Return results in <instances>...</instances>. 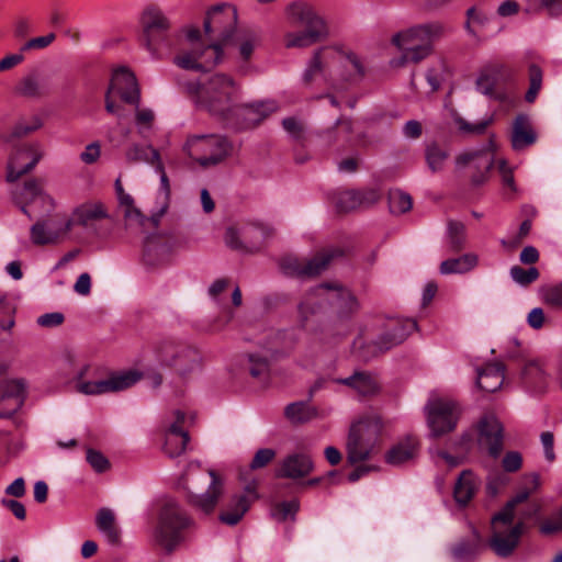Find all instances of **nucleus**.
I'll list each match as a JSON object with an SVG mask.
<instances>
[{
  "label": "nucleus",
  "instance_id": "nucleus-42",
  "mask_svg": "<svg viewBox=\"0 0 562 562\" xmlns=\"http://www.w3.org/2000/svg\"><path fill=\"white\" fill-rule=\"evenodd\" d=\"M373 445L364 440L362 437L355 436L353 432H349L347 439V452L348 461L350 463H358L369 458Z\"/></svg>",
  "mask_w": 562,
  "mask_h": 562
},
{
  "label": "nucleus",
  "instance_id": "nucleus-25",
  "mask_svg": "<svg viewBox=\"0 0 562 562\" xmlns=\"http://www.w3.org/2000/svg\"><path fill=\"white\" fill-rule=\"evenodd\" d=\"M314 470L312 458L302 452L286 456L276 471L277 477L297 480L307 476Z\"/></svg>",
  "mask_w": 562,
  "mask_h": 562
},
{
  "label": "nucleus",
  "instance_id": "nucleus-36",
  "mask_svg": "<svg viewBox=\"0 0 562 562\" xmlns=\"http://www.w3.org/2000/svg\"><path fill=\"white\" fill-rule=\"evenodd\" d=\"M479 487L476 476L469 470L462 471L458 477L453 495L459 505H465L474 496Z\"/></svg>",
  "mask_w": 562,
  "mask_h": 562
},
{
  "label": "nucleus",
  "instance_id": "nucleus-57",
  "mask_svg": "<svg viewBox=\"0 0 562 562\" xmlns=\"http://www.w3.org/2000/svg\"><path fill=\"white\" fill-rule=\"evenodd\" d=\"M530 87L525 95L527 102H533L542 85V71L536 66L531 65L529 68Z\"/></svg>",
  "mask_w": 562,
  "mask_h": 562
},
{
  "label": "nucleus",
  "instance_id": "nucleus-41",
  "mask_svg": "<svg viewBox=\"0 0 562 562\" xmlns=\"http://www.w3.org/2000/svg\"><path fill=\"white\" fill-rule=\"evenodd\" d=\"M284 415L291 423L304 424L316 418L318 411L307 402H294L285 406Z\"/></svg>",
  "mask_w": 562,
  "mask_h": 562
},
{
  "label": "nucleus",
  "instance_id": "nucleus-60",
  "mask_svg": "<svg viewBox=\"0 0 562 562\" xmlns=\"http://www.w3.org/2000/svg\"><path fill=\"white\" fill-rule=\"evenodd\" d=\"M86 459L91 468L98 473L105 472L110 467L109 460L101 452L93 449L87 450Z\"/></svg>",
  "mask_w": 562,
  "mask_h": 562
},
{
  "label": "nucleus",
  "instance_id": "nucleus-9",
  "mask_svg": "<svg viewBox=\"0 0 562 562\" xmlns=\"http://www.w3.org/2000/svg\"><path fill=\"white\" fill-rule=\"evenodd\" d=\"M193 525V520L175 499H166L158 514L153 531V541L166 552H172L183 540V531Z\"/></svg>",
  "mask_w": 562,
  "mask_h": 562
},
{
  "label": "nucleus",
  "instance_id": "nucleus-14",
  "mask_svg": "<svg viewBox=\"0 0 562 562\" xmlns=\"http://www.w3.org/2000/svg\"><path fill=\"white\" fill-rule=\"evenodd\" d=\"M88 370L85 366L78 372V382L76 389L86 395H100L110 392H119L126 390L136 384L142 374L137 370H127L111 374L109 378L99 381H81L82 375Z\"/></svg>",
  "mask_w": 562,
  "mask_h": 562
},
{
  "label": "nucleus",
  "instance_id": "nucleus-59",
  "mask_svg": "<svg viewBox=\"0 0 562 562\" xmlns=\"http://www.w3.org/2000/svg\"><path fill=\"white\" fill-rule=\"evenodd\" d=\"M246 233L240 231V226H229L225 233L226 245L236 250H244L241 237H246Z\"/></svg>",
  "mask_w": 562,
  "mask_h": 562
},
{
  "label": "nucleus",
  "instance_id": "nucleus-1",
  "mask_svg": "<svg viewBox=\"0 0 562 562\" xmlns=\"http://www.w3.org/2000/svg\"><path fill=\"white\" fill-rule=\"evenodd\" d=\"M237 22L236 10L228 4L211 9L204 21V32L217 41L204 44L198 29L186 32V44L173 57V64L181 69L207 71L222 61V45L227 44L235 32Z\"/></svg>",
  "mask_w": 562,
  "mask_h": 562
},
{
  "label": "nucleus",
  "instance_id": "nucleus-61",
  "mask_svg": "<svg viewBox=\"0 0 562 562\" xmlns=\"http://www.w3.org/2000/svg\"><path fill=\"white\" fill-rule=\"evenodd\" d=\"M276 451L271 448H262L259 449L251 462H250V469L251 470H258L261 468H265L267 464H269L274 458H276Z\"/></svg>",
  "mask_w": 562,
  "mask_h": 562
},
{
  "label": "nucleus",
  "instance_id": "nucleus-40",
  "mask_svg": "<svg viewBox=\"0 0 562 562\" xmlns=\"http://www.w3.org/2000/svg\"><path fill=\"white\" fill-rule=\"evenodd\" d=\"M125 158L133 164H147L155 167L161 161L160 155L151 145L132 144L125 153Z\"/></svg>",
  "mask_w": 562,
  "mask_h": 562
},
{
  "label": "nucleus",
  "instance_id": "nucleus-30",
  "mask_svg": "<svg viewBox=\"0 0 562 562\" xmlns=\"http://www.w3.org/2000/svg\"><path fill=\"white\" fill-rule=\"evenodd\" d=\"M418 452V441L415 437L407 436L394 445L386 453L385 460L391 465H402L413 460Z\"/></svg>",
  "mask_w": 562,
  "mask_h": 562
},
{
  "label": "nucleus",
  "instance_id": "nucleus-45",
  "mask_svg": "<svg viewBox=\"0 0 562 562\" xmlns=\"http://www.w3.org/2000/svg\"><path fill=\"white\" fill-rule=\"evenodd\" d=\"M446 238L450 251L457 252L462 250L467 241L465 226L461 222L449 221Z\"/></svg>",
  "mask_w": 562,
  "mask_h": 562
},
{
  "label": "nucleus",
  "instance_id": "nucleus-21",
  "mask_svg": "<svg viewBox=\"0 0 562 562\" xmlns=\"http://www.w3.org/2000/svg\"><path fill=\"white\" fill-rule=\"evenodd\" d=\"M26 383L23 379L0 382V418H9L23 405Z\"/></svg>",
  "mask_w": 562,
  "mask_h": 562
},
{
  "label": "nucleus",
  "instance_id": "nucleus-39",
  "mask_svg": "<svg viewBox=\"0 0 562 562\" xmlns=\"http://www.w3.org/2000/svg\"><path fill=\"white\" fill-rule=\"evenodd\" d=\"M450 158V151L446 146L436 142H430L425 147V160L428 169L432 173H439L445 170V167Z\"/></svg>",
  "mask_w": 562,
  "mask_h": 562
},
{
  "label": "nucleus",
  "instance_id": "nucleus-52",
  "mask_svg": "<svg viewBox=\"0 0 562 562\" xmlns=\"http://www.w3.org/2000/svg\"><path fill=\"white\" fill-rule=\"evenodd\" d=\"M389 205L392 213L402 214L412 209L413 202L409 194L394 190L390 192Z\"/></svg>",
  "mask_w": 562,
  "mask_h": 562
},
{
  "label": "nucleus",
  "instance_id": "nucleus-20",
  "mask_svg": "<svg viewBox=\"0 0 562 562\" xmlns=\"http://www.w3.org/2000/svg\"><path fill=\"white\" fill-rule=\"evenodd\" d=\"M188 422L187 414L181 409H173L166 415L164 419V429L167 432V447L173 441H178L176 448L170 451L173 456H180L184 452L187 445L190 440L188 431L184 430V425Z\"/></svg>",
  "mask_w": 562,
  "mask_h": 562
},
{
  "label": "nucleus",
  "instance_id": "nucleus-49",
  "mask_svg": "<svg viewBox=\"0 0 562 562\" xmlns=\"http://www.w3.org/2000/svg\"><path fill=\"white\" fill-rule=\"evenodd\" d=\"M453 121L456 125L458 126V130L460 133L465 135H481L483 134L487 126L493 122V117L490 116L485 120H482L476 123H469L463 117H461L459 114H453Z\"/></svg>",
  "mask_w": 562,
  "mask_h": 562
},
{
  "label": "nucleus",
  "instance_id": "nucleus-28",
  "mask_svg": "<svg viewBox=\"0 0 562 562\" xmlns=\"http://www.w3.org/2000/svg\"><path fill=\"white\" fill-rule=\"evenodd\" d=\"M537 140V134L526 114H519L513 122L510 143L516 151L524 150Z\"/></svg>",
  "mask_w": 562,
  "mask_h": 562
},
{
  "label": "nucleus",
  "instance_id": "nucleus-44",
  "mask_svg": "<svg viewBox=\"0 0 562 562\" xmlns=\"http://www.w3.org/2000/svg\"><path fill=\"white\" fill-rule=\"evenodd\" d=\"M522 376L525 383L536 391H542L547 385V372L539 361H529L524 368Z\"/></svg>",
  "mask_w": 562,
  "mask_h": 562
},
{
  "label": "nucleus",
  "instance_id": "nucleus-8",
  "mask_svg": "<svg viewBox=\"0 0 562 562\" xmlns=\"http://www.w3.org/2000/svg\"><path fill=\"white\" fill-rule=\"evenodd\" d=\"M179 484L188 492L189 503L209 515L223 494V482L212 470H204L199 462H190Z\"/></svg>",
  "mask_w": 562,
  "mask_h": 562
},
{
  "label": "nucleus",
  "instance_id": "nucleus-22",
  "mask_svg": "<svg viewBox=\"0 0 562 562\" xmlns=\"http://www.w3.org/2000/svg\"><path fill=\"white\" fill-rule=\"evenodd\" d=\"M171 245L158 235H149L143 243L142 261L147 269H159L169 265Z\"/></svg>",
  "mask_w": 562,
  "mask_h": 562
},
{
  "label": "nucleus",
  "instance_id": "nucleus-11",
  "mask_svg": "<svg viewBox=\"0 0 562 562\" xmlns=\"http://www.w3.org/2000/svg\"><path fill=\"white\" fill-rule=\"evenodd\" d=\"M183 150L202 167L215 166L231 153V145L221 135H192L188 137Z\"/></svg>",
  "mask_w": 562,
  "mask_h": 562
},
{
  "label": "nucleus",
  "instance_id": "nucleus-35",
  "mask_svg": "<svg viewBox=\"0 0 562 562\" xmlns=\"http://www.w3.org/2000/svg\"><path fill=\"white\" fill-rule=\"evenodd\" d=\"M250 501L246 495H235L221 513L220 520L228 526L237 525L249 509Z\"/></svg>",
  "mask_w": 562,
  "mask_h": 562
},
{
  "label": "nucleus",
  "instance_id": "nucleus-58",
  "mask_svg": "<svg viewBox=\"0 0 562 562\" xmlns=\"http://www.w3.org/2000/svg\"><path fill=\"white\" fill-rule=\"evenodd\" d=\"M542 301L553 307H562V282L550 285L541 291Z\"/></svg>",
  "mask_w": 562,
  "mask_h": 562
},
{
  "label": "nucleus",
  "instance_id": "nucleus-63",
  "mask_svg": "<svg viewBox=\"0 0 562 562\" xmlns=\"http://www.w3.org/2000/svg\"><path fill=\"white\" fill-rule=\"evenodd\" d=\"M101 156V146L99 142L88 144L80 154V160L86 165H92L99 160Z\"/></svg>",
  "mask_w": 562,
  "mask_h": 562
},
{
  "label": "nucleus",
  "instance_id": "nucleus-16",
  "mask_svg": "<svg viewBox=\"0 0 562 562\" xmlns=\"http://www.w3.org/2000/svg\"><path fill=\"white\" fill-rule=\"evenodd\" d=\"M70 222L66 215L55 218H41L30 228V239L35 246L55 245L65 240L70 234Z\"/></svg>",
  "mask_w": 562,
  "mask_h": 562
},
{
  "label": "nucleus",
  "instance_id": "nucleus-56",
  "mask_svg": "<svg viewBox=\"0 0 562 562\" xmlns=\"http://www.w3.org/2000/svg\"><path fill=\"white\" fill-rule=\"evenodd\" d=\"M498 74L483 72L476 80V89L480 93L490 98H495V87L497 85Z\"/></svg>",
  "mask_w": 562,
  "mask_h": 562
},
{
  "label": "nucleus",
  "instance_id": "nucleus-48",
  "mask_svg": "<svg viewBox=\"0 0 562 562\" xmlns=\"http://www.w3.org/2000/svg\"><path fill=\"white\" fill-rule=\"evenodd\" d=\"M248 370L250 374L265 382L269 376V358L266 355H249L248 357Z\"/></svg>",
  "mask_w": 562,
  "mask_h": 562
},
{
  "label": "nucleus",
  "instance_id": "nucleus-24",
  "mask_svg": "<svg viewBox=\"0 0 562 562\" xmlns=\"http://www.w3.org/2000/svg\"><path fill=\"white\" fill-rule=\"evenodd\" d=\"M109 93L117 94L126 103H139V88L136 77L125 67H120L114 70Z\"/></svg>",
  "mask_w": 562,
  "mask_h": 562
},
{
  "label": "nucleus",
  "instance_id": "nucleus-26",
  "mask_svg": "<svg viewBox=\"0 0 562 562\" xmlns=\"http://www.w3.org/2000/svg\"><path fill=\"white\" fill-rule=\"evenodd\" d=\"M108 217V210L100 201L82 203L76 206L69 216L66 215L67 222H70V231L75 226L88 227L91 223Z\"/></svg>",
  "mask_w": 562,
  "mask_h": 562
},
{
  "label": "nucleus",
  "instance_id": "nucleus-27",
  "mask_svg": "<svg viewBox=\"0 0 562 562\" xmlns=\"http://www.w3.org/2000/svg\"><path fill=\"white\" fill-rule=\"evenodd\" d=\"M380 198V193L375 189H367L363 191L346 190L336 193L334 198L335 205L340 212H348L359 206L371 205Z\"/></svg>",
  "mask_w": 562,
  "mask_h": 562
},
{
  "label": "nucleus",
  "instance_id": "nucleus-12",
  "mask_svg": "<svg viewBox=\"0 0 562 562\" xmlns=\"http://www.w3.org/2000/svg\"><path fill=\"white\" fill-rule=\"evenodd\" d=\"M427 424L434 437L452 431L461 414L459 404L448 397H431L425 406Z\"/></svg>",
  "mask_w": 562,
  "mask_h": 562
},
{
  "label": "nucleus",
  "instance_id": "nucleus-32",
  "mask_svg": "<svg viewBox=\"0 0 562 562\" xmlns=\"http://www.w3.org/2000/svg\"><path fill=\"white\" fill-rule=\"evenodd\" d=\"M505 368L501 362L486 364L477 370V385L486 392H495L501 389L505 380Z\"/></svg>",
  "mask_w": 562,
  "mask_h": 562
},
{
  "label": "nucleus",
  "instance_id": "nucleus-64",
  "mask_svg": "<svg viewBox=\"0 0 562 562\" xmlns=\"http://www.w3.org/2000/svg\"><path fill=\"white\" fill-rule=\"evenodd\" d=\"M540 531L544 535H551L562 531V508L558 514L549 519H546L540 525Z\"/></svg>",
  "mask_w": 562,
  "mask_h": 562
},
{
  "label": "nucleus",
  "instance_id": "nucleus-46",
  "mask_svg": "<svg viewBox=\"0 0 562 562\" xmlns=\"http://www.w3.org/2000/svg\"><path fill=\"white\" fill-rule=\"evenodd\" d=\"M135 105V125L137 133L140 137L148 138L154 126L155 113L151 109L139 108L138 103Z\"/></svg>",
  "mask_w": 562,
  "mask_h": 562
},
{
  "label": "nucleus",
  "instance_id": "nucleus-33",
  "mask_svg": "<svg viewBox=\"0 0 562 562\" xmlns=\"http://www.w3.org/2000/svg\"><path fill=\"white\" fill-rule=\"evenodd\" d=\"M115 191H116L120 209L123 213L126 225L127 226L144 225L146 217L135 206L134 199L132 198V195H130L128 193H126L124 191L120 179H116V181H115Z\"/></svg>",
  "mask_w": 562,
  "mask_h": 562
},
{
  "label": "nucleus",
  "instance_id": "nucleus-47",
  "mask_svg": "<svg viewBox=\"0 0 562 562\" xmlns=\"http://www.w3.org/2000/svg\"><path fill=\"white\" fill-rule=\"evenodd\" d=\"M260 36L257 32L248 30L238 34L237 36V45L240 57L244 60H248L254 49L259 45Z\"/></svg>",
  "mask_w": 562,
  "mask_h": 562
},
{
  "label": "nucleus",
  "instance_id": "nucleus-43",
  "mask_svg": "<svg viewBox=\"0 0 562 562\" xmlns=\"http://www.w3.org/2000/svg\"><path fill=\"white\" fill-rule=\"evenodd\" d=\"M18 91L31 98L43 95L48 92V80L37 74H31L20 81Z\"/></svg>",
  "mask_w": 562,
  "mask_h": 562
},
{
  "label": "nucleus",
  "instance_id": "nucleus-62",
  "mask_svg": "<svg viewBox=\"0 0 562 562\" xmlns=\"http://www.w3.org/2000/svg\"><path fill=\"white\" fill-rule=\"evenodd\" d=\"M539 9H547L550 15H557L560 12V2L559 0H528V12Z\"/></svg>",
  "mask_w": 562,
  "mask_h": 562
},
{
  "label": "nucleus",
  "instance_id": "nucleus-37",
  "mask_svg": "<svg viewBox=\"0 0 562 562\" xmlns=\"http://www.w3.org/2000/svg\"><path fill=\"white\" fill-rule=\"evenodd\" d=\"M416 329L417 323L414 319H407L404 324H396L390 333L379 338L376 341L379 350H387L391 347L401 344L411 333Z\"/></svg>",
  "mask_w": 562,
  "mask_h": 562
},
{
  "label": "nucleus",
  "instance_id": "nucleus-13",
  "mask_svg": "<svg viewBox=\"0 0 562 562\" xmlns=\"http://www.w3.org/2000/svg\"><path fill=\"white\" fill-rule=\"evenodd\" d=\"M14 200L21 211L29 217L48 216L56 206L55 200L47 194L37 180H30L15 191Z\"/></svg>",
  "mask_w": 562,
  "mask_h": 562
},
{
  "label": "nucleus",
  "instance_id": "nucleus-55",
  "mask_svg": "<svg viewBox=\"0 0 562 562\" xmlns=\"http://www.w3.org/2000/svg\"><path fill=\"white\" fill-rule=\"evenodd\" d=\"M509 273L512 279L520 285H528L539 278V270L536 267L524 269L520 266H513Z\"/></svg>",
  "mask_w": 562,
  "mask_h": 562
},
{
  "label": "nucleus",
  "instance_id": "nucleus-7",
  "mask_svg": "<svg viewBox=\"0 0 562 562\" xmlns=\"http://www.w3.org/2000/svg\"><path fill=\"white\" fill-rule=\"evenodd\" d=\"M531 488H524L519 491L491 520L492 536L488 540L491 549L496 555L506 558L510 555L517 548L520 536L524 530V524H514V509L516 505L525 502L532 490L536 488V479L532 481Z\"/></svg>",
  "mask_w": 562,
  "mask_h": 562
},
{
  "label": "nucleus",
  "instance_id": "nucleus-10",
  "mask_svg": "<svg viewBox=\"0 0 562 562\" xmlns=\"http://www.w3.org/2000/svg\"><path fill=\"white\" fill-rule=\"evenodd\" d=\"M439 24H424L397 32L392 37V44L400 50L409 52L411 60L417 64L427 58L432 52V41L441 33Z\"/></svg>",
  "mask_w": 562,
  "mask_h": 562
},
{
  "label": "nucleus",
  "instance_id": "nucleus-54",
  "mask_svg": "<svg viewBox=\"0 0 562 562\" xmlns=\"http://www.w3.org/2000/svg\"><path fill=\"white\" fill-rule=\"evenodd\" d=\"M479 549L480 538L476 536L475 543L460 542L454 547L452 554L457 562H468L477 554Z\"/></svg>",
  "mask_w": 562,
  "mask_h": 562
},
{
  "label": "nucleus",
  "instance_id": "nucleus-29",
  "mask_svg": "<svg viewBox=\"0 0 562 562\" xmlns=\"http://www.w3.org/2000/svg\"><path fill=\"white\" fill-rule=\"evenodd\" d=\"M334 382L348 386L361 396L375 395L381 389L378 380L364 371H356L350 376L334 379Z\"/></svg>",
  "mask_w": 562,
  "mask_h": 562
},
{
  "label": "nucleus",
  "instance_id": "nucleus-23",
  "mask_svg": "<svg viewBox=\"0 0 562 562\" xmlns=\"http://www.w3.org/2000/svg\"><path fill=\"white\" fill-rule=\"evenodd\" d=\"M503 425L493 415L484 416L479 423V443L493 458H497L503 450Z\"/></svg>",
  "mask_w": 562,
  "mask_h": 562
},
{
  "label": "nucleus",
  "instance_id": "nucleus-31",
  "mask_svg": "<svg viewBox=\"0 0 562 562\" xmlns=\"http://www.w3.org/2000/svg\"><path fill=\"white\" fill-rule=\"evenodd\" d=\"M384 424L379 415L370 414L353 423L349 432L355 431V436L362 437L368 442L374 446L378 437L383 430Z\"/></svg>",
  "mask_w": 562,
  "mask_h": 562
},
{
  "label": "nucleus",
  "instance_id": "nucleus-53",
  "mask_svg": "<svg viewBox=\"0 0 562 562\" xmlns=\"http://www.w3.org/2000/svg\"><path fill=\"white\" fill-rule=\"evenodd\" d=\"M299 508H300V503L297 499L281 502L274 506V508L272 510V516L278 521H285L288 519H294Z\"/></svg>",
  "mask_w": 562,
  "mask_h": 562
},
{
  "label": "nucleus",
  "instance_id": "nucleus-38",
  "mask_svg": "<svg viewBox=\"0 0 562 562\" xmlns=\"http://www.w3.org/2000/svg\"><path fill=\"white\" fill-rule=\"evenodd\" d=\"M98 530L105 537L108 542L115 544L120 540V529L115 522L114 512L108 507H102L95 516Z\"/></svg>",
  "mask_w": 562,
  "mask_h": 562
},
{
  "label": "nucleus",
  "instance_id": "nucleus-34",
  "mask_svg": "<svg viewBox=\"0 0 562 562\" xmlns=\"http://www.w3.org/2000/svg\"><path fill=\"white\" fill-rule=\"evenodd\" d=\"M479 265V256L468 252L457 258H449L440 263L441 274H463L472 271Z\"/></svg>",
  "mask_w": 562,
  "mask_h": 562
},
{
  "label": "nucleus",
  "instance_id": "nucleus-50",
  "mask_svg": "<svg viewBox=\"0 0 562 562\" xmlns=\"http://www.w3.org/2000/svg\"><path fill=\"white\" fill-rule=\"evenodd\" d=\"M240 231H246V237H241L244 250L251 251L260 247L265 238V229L257 225H241Z\"/></svg>",
  "mask_w": 562,
  "mask_h": 562
},
{
  "label": "nucleus",
  "instance_id": "nucleus-51",
  "mask_svg": "<svg viewBox=\"0 0 562 562\" xmlns=\"http://www.w3.org/2000/svg\"><path fill=\"white\" fill-rule=\"evenodd\" d=\"M276 109H277L276 103L273 101H269V102H260V103L251 104L249 106H245L244 111H245V115L248 117V120H250L255 124H258L270 113L274 112Z\"/></svg>",
  "mask_w": 562,
  "mask_h": 562
},
{
  "label": "nucleus",
  "instance_id": "nucleus-2",
  "mask_svg": "<svg viewBox=\"0 0 562 562\" xmlns=\"http://www.w3.org/2000/svg\"><path fill=\"white\" fill-rule=\"evenodd\" d=\"M184 89L198 106L213 116L228 120L240 110L241 86L227 74H214L201 83L188 82Z\"/></svg>",
  "mask_w": 562,
  "mask_h": 562
},
{
  "label": "nucleus",
  "instance_id": "nucleus-5",
  "mask_svg": "<svg viewBox=\"0 0 562 562\" xmlns=\"http://www.w3.org/2000/svg\"><path fill=\"white\" fill-rule=\"evenodd\" d=\"M138 24L140 46L151 59L165 58L176 37L169 15L158 4H147L139 14Z\"/></svg>",
  "mask_w": 562,
  "mask_h": 562
},
{
  "label": "nucleus",
  "instance_id": "nucleus-3",
  "mask_svg": "<svg viewBox=\"0 0 562 562\" xmlns=\"http://www.w3.org/2000/svg\"><path fill=\"white\" fill-rule=\"evenodd\" d=\"M329 305L344 321L351 318L360 310L356 295L338 282H324L307 290L297 304L299 321L303 327L314 317L323 314Z\"/></svg>",
  "mask_w": 562,
  "mask_h": 562
},
{
  "label": "nucleus",
  "instance_id": "nucleus-17",
  "mask_svg": "<svg viewBox=\"0 0 562 562\" xmlns=\"http://www.w3.org/2000/svg\"><path fill=\"white\" fill-rule=\"evenodd\" d=\"M44 154V148L38 142L23 143L16 146L8 162V181H15L32 171Z\"/></svg>",
  "mask_w": 562,
  "mask_h": 562
},
{
  "label": "nucleus",
  "instance_id": "nucleus-18",
  "mask_svg": "<svg viewBox=\"0 0 562 562\" xmlns=\"http://www.w3.org/2000/svg\"><path fill=\"white\" fill-rule=\"evenodd\" d=\"M338 254L337 250H326L317 254L310 260H302L297 257H284L280 262V268L289 277H316L325 271L330 260Z\"/></svg>",
  "mask_w": 562,
  "mask_h": 562
},
{
  "label": "nucleus",
  "instance_id": "nucleus-6",
  "mask_svg": "<svg viewBox=\"0 0 562 562\" xmlns=\"http://www.w3.org/2000/svg\"><path fill=\"white\" fill-rule=\"evenodd\" d=\"M285 13L291 27H302L284 33L283 43L286 48H307L328 35L325 20L307 2H292Z\"/></svg>",
  "mask_w": 562,
  "mask_h": 562
},
{
  "label": "nucleus",
  "instance_id": "nucleus-15",
  "mask_svg": "<svg viewBox=\"0 0 562 562\" xmlns=\"http://www.w3.org/2000/svg\"><path fill=\"white\" fill-rule=\"evenodd\" d=\"M159 357L165 366L172 368L182 376L199 370L201 364L199 351L186 345H164L159 351Z\"/></svg>",
  "mask_w": 562,
  "mask_h": 562
},
{
  "label": "nucleus",
  "instance_id": "nucleus-19",
  "mask_svg": "<svg viewBox=\"0 0 562 562\" xmlns=\"http://www.w3.org/2000/svg\"><path fill=\"white\" fill-rule=\"evenodd\" d=\"M457 170L470 168L472 170L471 181L474 186L483 184L494 165V154L488 150H473L460 154L456 158Z\"/></svg>",
  "mask_w": 562,
  "mask_h": 562
},
{
  "label": "nucleus",
  "instance_id": "nucleus-4",
  "mask_svg": "<svg viewBox=\"0 0 562 562\" xmlns=\"http://www.w3.org/2000/svg\"><path fill=\"white\" fill-rule=\"evenodd\" d=\"M360 58L352 52L337 46H324L314 52L302 74L305 83L315 79L334 85L337 81H351L363 76Z\"/></svg>",
  "mask_w": 562,
  "mask_h": 562
}]
</instances>
